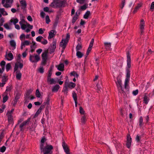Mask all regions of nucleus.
I'll use <instances>...</instances> for the list:
<instances>
[{
    "instance_id": "obj_30",
    "label": "nucleus",
    "mask_w": 154,
    "mask_h": 154,
    "mask_svg": "<svg viewBox=\"0 0 154 154\" xmlns=\"http://www.w3.org/2000/svg\"><path fill=\"white\" fill-rule=\"evenodd\" d=\"M20 3L21 4V9L23 10H25L26 6V1L24 2H22Z\"/></svg>"
},
{
    "instance_id": "obj_51",
    "label": "nucleus",
    "mask_w": 154,
    "mask_h": 154,
    "mask_svg": "<svg viewBox=\"0 0 154 154\" xmlns=\"http://www.w3.org/2000/svg\"><path fill=\"white\" fill-rule=\"evenodd\" d=\"M85 111L83 109V108L80 106L79 107V112L81 114H84L85 113Z\"/></svg>"
},
{
    "instance_id": "obj_16",
    "label": "nucleus",
    "mask_w": 154,
    "mask_h": 154,
    "mask_svg": "<svg viewBox=\"0 0 154 154\" xmlns=\"http://www.w3.org/2000/svg\"><path fill=\"white\" fill-rule=\"evenodd\" d=\"M9 112H7L6 115L8 116V121L9 124H12L13 122V119L11 115L10 114Z\"/></svg>"
},
{
    "instance_id": "obj_18",
    "label": "nucleus",
    "mask_w": 154,
    "mask_h": 154,
    "mask_svg": "<svg viewBox=\"0 0 154 154\" xmlns=\"http://www.w3.org/2000/svg\"><path fill=\"white\" fill-rule=\"evenodd\" d=\"M94 42V39L92 38L91 41L89 46L87 49V52L90 53V52L91 51V48H92V47H93Z\"/></svg>"
},
{
    "instance_id": "obj_44",
    "label": "nucleus",
    "mask_w": 154,
    "mask_h": 154,
    "mask_svg": "<svg viewBox=\"0 0 154 154\" xmlns=\"http://www.w3.org/2000/svg\"><path fill=\"white\" fill-rule=\"evenodd\" d=\"M35 95L37 97L39 98L40 97L41 94L38 89H37L35 92Z\"/></svg>"
},
{
    "instance_id": "obj_57",
    "label": "nucleus",
    "mask_w": 154,
    "mask_h": 154,
    "mask_svg": "<svg viewBox=\"0 0 154 154\" xmlns=\"http://www.w3.org/2000/svg\"><path fill=\"white\" fill-rule=\"evenodd\" d=\"M4 22V18L2 17L0 19V26H2L3 23Z\"/></svg>"
},
{
    "instance_id": "obj_27",
    "label": "nucleus",
    "mask_w": 154,
    "mask_h": 154,
    "mask_svg": "<svg viewBox=\"0 0 154 154\" xmlns=\"http://www.w3.org/2000/svg\"><path fill=\"white\" fill-rule=\"evenodd\" d=\"M104 45L106 48L107 50H110L111 46V44L110 43L105 42L104 43Z\"/></svg>"
},
{
    "instance_id": "obj_64",
    "label": "nucleus",
    "mask_w": 154,
    "mask_h": 154,
    "mask_svg": "<svg viewBox=\"0 0 154 154\" xmlns=\"http://www.w3.org/2000/svg\"><path fill=\"white\" fill-rule=\"evenodd\" d=\"M138 93V89H137L135 91H133L132 93L134 95H137Z\"/></svg>"
},
{
    "instance_id": "obj_42",
    "label": "nucleus",
    "mask_w": 154,
    "mask_h": 154,
    "mask_svg": "<svg viewBox=\"0 0 154 154\" xmlns=\"http://www.w3.org/2000/svg\"><path fill=\"white\" fill-rule=\"evenodd\" d=\"M71 75H73L76 78H78L79 76V75L77 72L75 71H73L70 73Z\"/></svg>"
},
{
    "instance_id": "obj_14",
    "label": "nucleus",
    "mask_w": 154,
    "mask_h": 154,
    "mask_svg": "<svg viewBox=\"0 0 154 154\" xmlns=\"http://www.w3.org/2000/svg\"><path fill=\"white\" fill-rule=\"evenodd\" d=\"M47 82L50 85L56 84L57 83V82L54 79L51 78V77L47 78Z\"/></svg>"
},
{
    "instance_id": "obj_8",
    "label": "nucleus",
    "mask_w": 154,
    "mask_h": 154,
    "mask_svg": "<svg viewBox=\"0 0 154 154\" xmlns=\"http://www.w3.org/2000/svg\"><path fill=\"white\" fill-rule=\"evenodd\" d=\"M150 94H148L147 93H145L144 94L143 97V101L144 103L147 104L149 100Z\"/></svg>"
},
{
    "instance_id": "obj_46",
    "label": "nucleus",
    "mask_w": 154,
    "mask_h": 154,
    "mask_svg": "<svg viewBox=\"0 0 154 154\" xmlns=\"http://www.w3.org/2000/svg\"><path fill=\"white\" fill-rule=\"evenodd\" d=\"M72 97L74 101L77 100V94L74 92H73L72 93Z\"/></svg>"
},
{
    "instance_id": "obj_9",
    "label": "nucleus",
    "mask_w": 154,
    "mask_h": 154,
    "mask_svg": "<svg viewBox=\"0 0 154 154\" xmlns=\"http://www.w3.org/2000/svg\"><path fill=\"white\" fill-rule=\"evenodd\" d=\"M131 138L130 134H128L127 137L126 145L127 147L129 148L130 147L131 143Z\"/></svg>"
},
{
    "instance_id": "obj_34",
    "label": "nucleus",
    "mask_w": 154,
    "mask_h": 154,
    "mask_svg": "<svg viewBox=\"0 0 154 154\" xmlns=\"http://www.w3.org/2000/svg\"><path fill=\"white\" fill-rule=\"evenodd\" d=\"M90 15V12L89 11H87L84 15V18L85 19H88Z\"/></svg>"
},
{
    "instance_id": "obj_60",
    "label": "nucleus",
    "mask_w": 154,
    "mask_h": 154,
    "mask_svg": "<svg viewBox=\"0 0 154 154\" xmlns=\"http://www.w3.org/2000/svg\"><path fill=\"white\" fill-rule=\"evenodd\" d=\"M141 138V137L140 136L138 135H137L136 136V140L137 142H139L140 139Z\"/></svg>"
},
{
    "instance_id": "obj_49",
    "label": "nucleus",
    "mask_w": 154,
    "mask_h": 154,
    "mask_svg": "<svg viewBox=\"0 0 154 154\" xmlns=\"http://www.w3.org/2000/svg\"><path fill=\"white\" fill-rule=\"evenodd\" d=\"M29 41H25L23 42H22V43L24 45V47L25 46V45H28L29 44Z\"/></svg>"
},
{
    "instance_id": "obj_39",
    "label": "nucleus",
    "mask_w": 154,
    "mask_h": 154,
    "mask_svg": "<svg viewBox=\"0 0 154 154\" xmlns=\"http://www.w3.org/2000/svg\"><path fill=\"white\" fill-rule=\"evenodd\" d=\"M129 80L128 79H125V88L126 89H128V87H129L128 86V83L129 82Z\"/></svg>"
},
{
    "instance_id": "obj_50",
    "label": "nucleus",
    "mask_w": 154,
    "mask_h": 154,
    "mask_svg": "<svg viewBox=\"0 0 154 154\" xmlns=\"http://www.w3.org/2000/svg\"><path fill=\"white\" fill-rule=\"evenodd\" d=\"M47 59L46 58H42L41 64L42 65H45L46 63Z\"/></svg>"
},
{
    "instance_id": "obj_48",
    "label": "nucleus",
    "mask_w": 154,
    "mask_h": 154,
    "mask_svg": "<svg viewBox=\"0 0 154 154\" xmlns=\"http://www.w3.org/2000/svg\"><path fill=\"white\" fill-rule=\"evenodd\" d=\"M43 39V37L42 36H38L36 38V40L37 41L41 42V40Z\"/></svg>"
},
{
    "instance_id": "obj_62",
    "label": "nucleus",
    "mask_w": 154,
    "mask_h": 154,
    "mask_svg": "<svg viewBox=\"0 0 154 154\" xmlns=\"http://www.w3.org/2000/svg\"><path fill=\"white\" fill-rule=\"evenodd\" d=\"M43 40L41 41V43L43 45H46L48 43L47 41L43 38Z\"/></svg>"
},
{
    "instance_id": "obj_35",
    "label": "nucleus",
    "mask_w": 154,
    "mask_h": 154,
    "mask_svg": "<svg viewBox=\"0 0 154 154\" xmlns=\"http://www.w3.org/2000/svg\"><path fill=\"white\" fill-rule=\"evenodd\" d=\"M0 12L3 15H7L8 14L7 12L5 11L4 8H0Z\"/></svg>"
},
{
    "instance_id": "obj_5",
    "label": "nucleus",
    "mask_w": 154,
    "mask_h": 154,
    "mask_svg": "<svg viewBox=\"0 0 154 154\" xmlns=\"http://www.w3.org/2000/svg\"><path fill=\"white\" fill-rule=\"evenodd\" d=\"M57 40L56 39H54L52 45L49 48V51L50 53L51 54L54 52L56 48Z\"/></svg>"
},
{
    "instance_id": "obj_25",
    "label": "nucleus",
    "mask_w": 154,
    "mask_h": 154,
    "mask_svg": "<svg viewBox=\"0 0 154 154\" xmlns=\"http://www.w3.org/2000/svg\"><path fill=\"white\" fill-rule=\"evenodd\" d=\"M16 77L17 79L20 80L21 79L22 74L20 71H16Z\"/></svg>"
},
{
    "instance_id": "obj_17",
    "label": "nucleus",
    "mask_w": 154,
    "mask_h": 154,
    "mask_svg": "<svg viewBox=\"0 0 154 154\" xmlns=\"http://www.w3.org/2000/svg\"><path fill=\"white\" fill-rule=\"evenodd\" d=\"M54 68L53 66H51L49 68V69L48 71V74L47 75V78L51 77V76L53 70Z\"/></svg>"
},
{
    "instance_id": "obj_38",
    "label": "nucleus",
    "mask_w": 154,
    "mask_h": 154,
    "mask_svg": "<svg viewBox=\"0 0 154 154\" xmlns=\"http://www.w3.org/2000/svg\"><path fill=\"white\" fill-rule=\"evenodd\" d=\"M81 122L82 124H84L85 123L86 121V118L85 116H82L81 119Z\"/></svg>"
},
{
    "instance_id": "obj_1",
    "label": "nucleus",
    "mask_w": 154,
    "mask_h": 154,
    "mask_svg": "<svg viewBox=\"0 0 154 154\" xmlns=\"http://www.w3.org/2000/svg\"><path fill=\"white\" fill-rule=\"evenodd\" d=\"M46 139L45 137L42 138L40 145V149L41 152L44 154H52L53 147L45 142Z\"/></svg>"
},
{
    "instance_id": "obj_58",
    "label": "nucleus",
    "mask_w": 154,
    "mask_h": 154,
    "mask_svg": "<svg viewBox=\"0 0 154 154\" xmlns=\"http://www.w3.org/2000/svg\"><path fill=\"white\" fill-rule=\"evenodd\" d=\"M20 26H21V28L22 29L25 30L27 26V25H25V24H22V25H20Z\"/></svg>"
},
{
    "instance_id": "obj_59",
    "label": "nucleus",
    "mask_w": 154,
    "mask_h": 154,
    "mask_svg": "<svg viewBox=\"0 0 154 154\" xmlns=\"http://www.w3.org/2000/svg\"><path fill=\"white\" fill-rule=\"evenodd\" d=\"M125 3V0H122V3H121L122 6H121V5L120 6L121 9H122L123 8V7L124 6Z\"/></svg>"
},
{
    "instance_id": "obj_3",
    "label": "nucleus",
    "mask_w": 154,
    "mask_h": 154,
    "mask_svg": "<svg viewBox=\"0 0 154 154\" xmlns=\"http://www.w3.org/2000/svg\"><path fill=\"white\" fill-rule=\"evenodd\" d=\"M69 38L70 35L69 33H67L65 39H62L61 42H60V46L62 47L63 50L65 49Z\"/></svg>"
},
{
    "instance_id": "obj_61",
    "label": "nucleus",
    "mask_w": 154,
    "mask_h": 154,
    "mask_svg": "<svg viewBox=\"0 0 154 154\" xmlns=\"http://www.w3.org/2000/svg\"><path fill=\"white\" fill-rule=\"evenodd\" d=\"M3 6L7 8H8L11 7V5L10 4L7 3H6Z\"/></svg>"
},
{
    "instance_id": "obj_56",
    "label": "nucleus",
    "mask_w": 154,
    "mask_h": 154,
    "mask_svg": "<svg viewBox=\"0 0 154 154\" xmlns=\"http://www.w3.org/2000/svg\"><path fill=\"white\" fill-rule=\"evenodd\" d=\"M5 149L6 147L4 146H3L2 147L0 148V151L1 152H3L5 151Z\"/></svg>"
},
{
    "instance_id": "obj_31",
    "label": "nucleus",
    "mask_w": 154,
    "mask_h": 154,
    "mask_svg": "<svg viewBox=\"0 0 154 154\" xmlns=\"http://www.w3.org/2000/svg\"><path fill=\"white\" fill-rule=\"evenodd\" d=\"M126 78L125 79H128L129 80L130 75V70L129 69H126Z\"/></svg>"
},
{
    "instance_id": "obj_11",
    "label": "nucleus",
    "mask_w": 154,
    "mask_h": 154,
    "mask_svg": "<svg viewBox=\"0 0 154 154\" xmlns=\"http://www.w3.org/2000/svg\"><path fill=\"white\" fill-rule=\"evenodd\" d=\"M78 13V11H77L76 12L74 16L72 18V22L73 24H74L76 21V20L78 18V16L80 14V12L79 11Z\"/></svg>"
},
{
    "instance_id": "obj_63",
    "label": "nucleus",
    "mask_w": 154,
    "mask_h": 154,
    "mask_svg": "<svg viewBox=\"0 0 154 154\" xmlns=\"http://www.w3.org/2000/svg\"><path fill=\"white\" fill-rule=\"evenodd\" d=\"M49 100L50 99L49 97H48L47 98V100H46V101L44 103V105L45 106V104H48L49 103Z\"/></svg>"
},
{
    "instance_id": "obj_36",
    "label": "nucleus",
    "mask_w": 154,
    "mask_h": 154,
    "mask_svg": "<svg viewBox=\"0 0 154 154\" xmlns=\"http://www.w3.org/2000/svg\"><path fill=\"white\" fill-rule=\"evenodd\" d=\"M76 56L78 58H81L83 56V54L79 51H77L76 52Z\"/></svg>"
},
{
    "instance_id": "obj_40",
    "label": "nucleus",
    "mask_w": 154,
    "mask_h": 154,
    "mask_svg": "<svg viewBox=\"0 0 154 154\" xmlns=\"http://www.w3.org/2000/svg\"><path fill=\"white\" fill-rule=\"evenodd\" d=\"M88 4H85L84 5L81 6L80 7V9L79 10H85L86 8H87Z\"/></svg>"
},
{
    "instance_id": "obj_10",
    "label": "nucleus",
    "mask_w": 154,
    "mask_h": 154,
    "mask_svg": "<svg viewBox=\"0 0 154 154\" xmlns=\"http://www.w3.org/2000/svg\"><path fill=\"white\" fill-rule=\"evenodd\" d=\"M66 2L65 0L63 1L58 0V7H64L65 6Z\"/></svg>"
},
{
    "instance_id": "obj_33",
    "label": "nucleus",
    "mask_w": 154,
    "mask_h": 154,
    "mask_svg": "<svg viewBox=\"0 0 154 154\" xmlns=\"http://www.w3.org/2000/svg\"><path fill=\"white\" fill-rule=\"evenodd\" d=\"M2 83H4L5 85V82L8 80V76H6L5 75H4L2 77Z\"/></svg>"
},
{
    "instance_id": "obj_7",
    "label": "nucleus",
    "mask_w": 154,
    "mask_h": 154,
    "mask_svg": "<svg viewBox=\"0 0 154 154\" xmlns=\"http://www.w3.org/2000/svg\"><path fill=\"white\" fill-rule=\"evenodd\" d=\"M23 64L22 63L19 61L17 62V63L15 64L14 71L15 72L17 70L18 68H19L20 69H21L23 68Z\"/></svg>"
},
{
    "instance_id": "obj_21",
    "label": "nucleus",
    "mask_w": 154,
    "mask_h": 154,
    "mask_svg": "<svg viewBox=\"0 0 154 154\" xmlns=\"http://www.w3.org/2000/svg\"><path fill=\"white\" fill-rule=\"evenodd\" d=\"M48 49L45 50V51L43 52L42 55V58H48Z\"/></svg>"
},
{
    "instance_id": "obj_32",
    "label": "nucleus",
    "mask_w": 154,
    "mask_h": 154,
    "mask_svg": "<svg viewBox=\"0 0 154 154\" xmlns=\"http://www.w3.org/2000/svg\"><path fill=\"white\" fill-rule=\"evenodd\" d=\"M10 44L11 46L13 47L15 49L16 46V43L15 42L14 40H11L10 42Z\"/></svg>"
},
{
    "instance_id": "obj_15",
    "label": "nucleus",
    "mask_w": 154,
    "mask_h": 154,
    "mask_svg": "<svg viewBox=\"0 0 154 154\" xmlns=\"http://www.w3.org/2000/svg\"><path fill=\"white\" fill-rule=\"evenodd\" d=\"M65 84L66 86L68 87L69 88H74L76 85L75 83L72 82H70L69 83H68L66 82Z\"/></svg>"
},
{
    "instance_id": "obj_43",
    "label": "nucleus",
    "mask_w": 154,
    "mask_h": 154,
    "mask_svg": "<svg viewBox=\"0 0 154 154\" xmlns=\"http://www.w3.org/2000/svg\"><path fill=\"white\" fill-rule=\"evenodd\" d=\"M82 45L80 44H78L76 47V51H79V50H80L82 48Z\"/></svg>"
},
{
    "instance_id": "obj_13",
    "label": "nucleus",
    "mask_w": 154,
    "mask_h": 154,
    "mask_svg": "<svg viewBox=\"0 0 154 154\" xmlns=\"http://www.w3.org/2000/svg\"><path fill=\"white\" fill-rule=\"evenodd\" d=\"M45 107V105H41L39 108L38 109L37 111L36 112L34 115V117H37L38 115L41 112L42 110Z\"/></svg>"
},
{
    "instance_id": "obj_20",
    "label": "nucleus",
    "mask_w": 154,
    "mask_h": 154,
    "mask_svg": "<svg viewBox=\"0 0 154 154\" xmlns=\"http://www.w3.org/2000/svg\"><path fill=\"white\" fill-rule=\"evenodd\" d=\"M58 0L57 1H55V0H54L53 2H52L50 5V6L54 8H55L56 7H58Z\"/></svg>"
},
{
    "instance_id": "obj_12",
    "label": "nucleus",
    "mask_w": 154,
    "mask_h": 154,
    "mask_svg": "<svg viewBox=\"0 0 154 154\" xmlns=\"http://www.w3.org/2000/svg\"><path fill=\"white\" fill-rule=\"evenodd\" d=\"M30 120V118L28 119L26 121L23 122L20 125V128L21 131H23V127L26 125L28 123Z\"/></svg>"
},
{
    "instance_id": "obj_19",
    "label": "nucleus",
    "mask_w": 154,
    "mask_h": 154,
    "mask_svg": "<svg viewBox=\"0 0 154 154\" xmlns=\"http://www.w3.org/2000/svg\"><path fill=\"white\" fill-rule=\"evenodd\" d=\"M54 32H55V31L54 30H52L49 32L48 39L52 38L55 36V34H54Z\"/></svg>"
},
{
    "instance_id": "obj_47",
    "label": "nucleus",
    "mask_w": 154,
    "mask_h": 154,
    "mask_svg": "<svg viewBox=\"0 0 154 154\" xmlns=\"http://www.w3.org/2000/svg\"><path fill=\"white\" fill-rule=\"evenodd\" d=\"M3 102L4 103H5L8 99V97L7 95L3 96Z\"/></svg>"
},
{
    "instance_id": "obj_23",
    "label": "nucleus",
    "mask_w": 154,
    "mask_h": 154,
    "mask_svg": "<svg viewBox=\"0 0 154 154\" xmlns=\"http://www.w3.org/2000/svg\"><path fill=\"white\" fill-rule=\"evenodd\" d=\"M7 55L5 56V57L7 59V60H12L14 58V56L11 53H9L8 54V56L9 58H8L7 57Z\"/></svg>"
},
{
    "instance_id": "obj_52",
    "label": "nucleus",
    "mask_w": 154,
    "mask_h": 154,
    "mask_svg": "<svg viewBox=\"0 0 154 154\" xmlns=\"http://www.w3.org/2000/svg\"><path fill=\"white\" fill-rule=\"evenodd\" d=\"M46 22L48 24L50 22V20L49 19V17L48 15H47L45 17Z\"/></svg>"
},
{
    "instance_id": "obj_24",
    "label": "nucleus",
    "mask_w": 154,
    "mask_h": 154,
    "mask_svg": "<svg viewBox=\"0 0 154 154\" xmlns=\"http://www.w3.org/2000/svg\"><path fill=\"white\" fill-rule=\"evenodd\" d=\"M64 66L63 63H60L57 66V69L60 71H63L64 70Z\"/></svg>"
},
{
    "instance_id": "obj_2",
    "label": "nucleus",
    "mask_w": 154,
    "mask_h": 154,
    "mask_svg": "<svg viewBox=\"0 0 154 154\" xmlns=\"http://www.w3.org/2000/svg\"><path fill=\"white\" fill-rule=\"evenodd\" d=\"M117 81L116 82L118 91L122 95L125 96L126 94V91L123 88L122 86L121 79L118 77L117 78Z\"/></svg>"
},
{
    "instance_id": "obj_53",
    "label": "nucleus",
    "mask_w": 154,
    "mask_h": 154,
    "mask_svg": "<svg viewBox=\"0 0 154 154\" xmlns=\"http://www.w3.org/2000/svg\"><path fill=\"white\" fill-rule=\"evenodd\" d=\"M150 9L152 11L154 10V2L152 3L150 6Z\"/></svg>"
},
{
    "instance_id": "obj_29",
    "label": "nucleus",
    "mask_w": 154,
    "mask_h": 154,
    "mask_svg": "<svg viewBox=\"0 0 154 154\" xmlns=\"http://www.w3.org/2000/svg\"><path fill=\"white\" fill-rule=\"evenodd\" d=\"M145 22L143 19L141 20L140 22V30H144Z\"/></svg>"
},
{
    "instance_id": "obj_37",
    "label": "nucleus",
    "mask_w": 154,
    "mask_h": 154,
    "mask_svg": "<svg viewBox=\"0 0 154 154\" xmlns=\"http://www.w3.org/2000/svg\"><path fill=\"white\" fill-rule=\"evenodd\" d=\"M11 23H13L14 25H15L16 23L18 22V20L17 18L11 19L10 20Z\"/></svg>"
},
{
    "instance_id": "obj_28",
    "label": "nucleus",
    "mask_w": 154,
    "mask_h": 154,
    "mask_svg": "<svg viewBox=\"0 0 154 154\" xmlns=\"http://www.w3.org/2000/svg\"><path fill=\"white\" fill-rule=\"evenodd\" d=\"M142 5L140 3H139L137 4V5L135 8L134 10L133 11V13L135 14L136 13L139 9L141 7Z\"/></svg>"
},
{
    "instance_id": "obj_26",
    "label": "nucleus",
    "mask_w": 154,
    "mask_h": 154,
    "mask_svg": "<svg viewBox=\"0 0 154 154\" xmlns=\"http://www.w3.org/2000/svg\"><path fill=\"white\" fill-rule=\"evenodd\" d=\"M60 88V87L59 85H56L53 86L52 91V92H57L59 90Z\"/></svg>"
},
{
    "instance_id": "obj_4",
    "label": "nucleus",
    "mask_w": 154,
    "mask_h": 154,
    "mask_svg": "<svg viewBox=\"0 0 154 154\" xmlns=\"http://www.w3.org/2000/svg\"><path fill=\"white\" fill-rule=\"evenodd\" d=\"M29 60L32 63H37L40 60L39 55L34 54V55H30Z\"/></svg>"
},
{
    "instance_id": "obj_22",
    "label": "nucleus",
    "mask_w": 154,
    "mask_h": 154,
    "mask_svg": "<svg viewBox=\"0 0 154 154\" xmlns=\"http://www.w3.org/2000/svg\"><path fill=\"white\" fill-rule=\"evenodd\" d=\"M62 146L65 152L69 150L67 145L66 144L64 141H63L62 143Z\"/></svg>"
},
{
    "instance_id": "obj_6",
    "label": "nucleus",
    "mask_w": 154,
    "mask_h": 154,
    "mask_svg": "<svg viewBox=\"0 0 154 154\" xmlns=\"http://www.w3.org/2000/svg\"><path fill=\"white\" fill-rule=\"evenodd\" d=\"M127 68L129 69L131 67V56L129 51L127 52Z\"/></svg>"
},
{
    "instance_id": "obj_54",
    "label": "nucleus",
    "mask_w": 154,
    "mask_h": 154,
    "mask_svg": "<svg viewBox=\"0 0 154 154\" xmlns=\"http://www.w3.org/2000/svg\"><path fill=\"white\" fill-rule=\"evenodd\" d=\"M38 71L40 73H43L44 72V69L42 67H40L38 69Z\"/></svg>"
},
{
    "instance_id": "obj_41",
    "label": "nucleus",
    "mask_w": 154,
    "mask_h": 154,
    "mask_svg": "<svg viewBox=\"0 0 154 154\" xmlns=\"http://www.w3.org/2000/svg\"><path fill=\"white\" fill-rule=\"evenodd\" d=\"M139 122V125L140 127H141L143 125V119L142 116L140 117V118Z\"/></svg>"
},
{
    "instance_id": "obj_45",
    "label": "nucleus",
    "mask_w": 154,
    "mask_h": 154,
    "mask_svg": "<svg viewBox=\"0 0 154 154\" xmlns=\"http://www.w3.org/2000/svg\"><path fill=\"white\" fill-rule=\"evenodd\" d=\"M11 67L10 63H8L6 65V69L7 71H8Z\"/></svg>"
},
{
    "instance_id": "obj_55",
    "label": "nucleus",
    "mask_w": 154,
    "mask_h": 154,
    "mask_svg": "<svg viewBox=\"0 0 154 154\" xmlns=\"http://www.w3.org/2000/svg\"><path fill=\"white\" fill-rule=\"evenodd\" d=\"M27 23L26 22L25 20L23 19H22L19 22V23L20 25L22 24Z\"/></svg>"
}]
</instances>
